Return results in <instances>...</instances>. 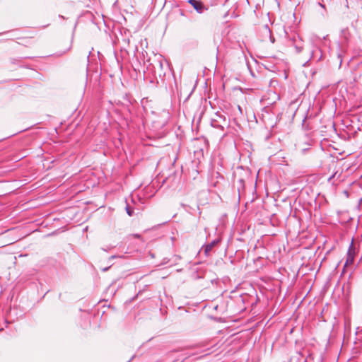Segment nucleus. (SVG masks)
<instances>
[{
	"instance_id": "3",
	"label": "nucleus",
	"mask_w": 362,
	"mask_h": 362,
	"mask_svg": "<svg viewBox=\"0 0 362 362\" xmlns=\"http://www.w3.org/2000/svg\"><path fill=\"white\" fill-rule=\"evenodd\" d=\"M214 243H212L211 244H209L206 246V248H205V252L206 253H208L211 249L212 247H214Z\"/></svg>"
},
{
	"instance_id": "2",
	"label": "nucleus",
	"mask_w": 362,
	"mask_h": 362,
	"mask_svg": "<svg viewBox=\"0 0 362 362\" xmlns=\"http://www.w3.org/2000/svg\"><path fill=\"white\" fill-rule=\"evenodd\" d=\"M188 3L193 6V8L199 13H202L204 8L202 2L196 0H189Z\"/></svg>"
},
{
	"instance_id": "4",
	"label": "nucleus",
	"mask_w": 362,
	"mask_h": 362,
	"mask_svg": "<svg viewBox=\"0 0 362 362\" xmlns=\"http://www.w3.org/2000/svg\"><path fill=\"white\" fill-rule=\"evenodd\" d=\"M128 214H129V216H132L131 211H129Z\"/></svg>"
},
{
	"instance_id": "1",
	"label": "nucleus",
	"mask_w": 362,
	"mask_h": 362,
	"mask_svg": "<svg viewBox=\"0 0 362 362\" xmlns=\"http://www.w3.org/2000/svg\"><path fill=\"white\" fill-rule=\"evenodd\" d=\"M355 254V247L352 242L348 250L347 257L344 264V267L351 265L354 263Z\"/></svg>"
}]
</instances>
